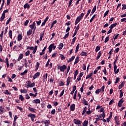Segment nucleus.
I'll use <instances>...</instances> for the list:
<instances>
[{
	"label": "nucleus",
	"instance_id": "obj_1",
	"mask_svg": "<svg viewBox=\"0 0 126 126\" xmlns=\"http://www.w3.org/2000/svg\"><path fill=\"white\" fill-rule=\"evenodd\" d=\"M73 122L75 125H77L78 126H79L82 124V121L76 119H73Z\"/></svg>",
	"mask_w": 126,
	"mask_h": 126
},
{
	"label": "nucleus",
	"instance_id": "obj_2",
	"mask_svg": "<svg viewBox=\"0 0 126 126\" xmlns=\"http://www.w3.org/2000/svg\"><path fill=\"white\" fill-rule=\"evenodd\" d=\"M29 27L31 28L30 30L32 31L36 30V23H35V22H33L32 25H30Z\"/></svg>",
	"mask_w": 126,
	"mask_h": 126
},
{
	"label": "nucleus",
	"instance_id": "obj_3",
	"mask_svg": "<svg viewBox=\"0 0 126 126\" xmlns=\"http://www.w3.org/2000/svg\"><path fill=\"white\" fill-rule=\"evenodd\" d=\"M47 78H48V73H45L42 76V80L43 83L47 82Z\"/></svg>",
	"mask_w": 126,
	"mask_h": 126
},
{
	"label": "nucleus",
	"instance_id": "obj_4",
	"mask_svg": "<svg viewBox=\"0 0 126 126\" xmlns=\"http://www.w3.org/2000/svg\"><path fill=\"white\" fill-rule=\"evenodd\" d=\"M28 117L31 118L32 122H34V119L36 118V115L35 114H33L32 113H30L28 115Z\"/></svg>",
	"mask_w": 126,
	"mask_h": 126
},
{
	"label": "nucleus",
	"instance_id": "obj_5",
	"mask_svg": "<svg viewBox=\"0 0 126 126\" xmlns=\"http://www.w3.org/2000/svg\"><path fill=\"white\" fill-rule=\"evenodd\" d=\"M84 16V13H82L81 14V15L80 16H79L77 18H76V20H77L78 21H79V22H80V20H81V19L82 18H83V17Z\"/></svg>",
	"mask_w": 126,
	"mask_h": 126
},
{
	"label": "nucleus",
	"instance_id": "obj_6",
	"mask_svg": "<svg viewBox=\"0 0 126 126\" xmlns=\"http://www.w3.org/2000/svg\"><path fill=\"white\" fill-rule=\"evenodd\" d=\"M66 65H63L62 66H61L60 67V71H62V72H64V70L66 69Z\"/></svg>",
	"mask_w": 126,
	"mask_h": 126
},
{
	"label": "nucleus",
	"instance_id": "obj_7",
	"mask_svg": "<svg viewBox=\"0 0 126 126\" xmlns=\"http://www.w3.org/2000/svg\"><path fill=\"white\" fill-rule=\"evenodd\" d=\"M125 102V100H124V98H121L118 103V107H122V104H123V102Z\"/></svg>",
	"mask_w": 126,
	"mask_h": 126
},
{
	"label": "nucleus",
	"instance_id": "obj_8",
	"mask_svg": "<svg viewBox=\"0 0 126 126\" xmlns=\"http://www.w3.org/2000/svg\"><path fill=\"white\" fill-rule=\"evenodd\" d=\"M53 47H54V43L51 44L48 47L49 53H52L53 51Z\"/></svg>",
	"mask_w": 126,
	"mask_h": 126
},
{
	"label": "nucleus",
	"instance_id": "obj_9",
	"mask_svg": "<svg viewBox=\"0 0 126 126\" xmlns=\"http://www.w3.org/2000/svg\"><path fill=\"white\" fill-rule=\"evenodd\" d=\"M32 103L35 104H40V103H41V100H40L39 99H34L32 101Z\"/></svg>",
	"mask_w": 126,
	"mask_h": 126
},
{
	"label": "nucleus",
	"instance_id": "obj_10",
	"mask_svg": "<svg viewBox=\"0 0 126 126\" xmlns=\"http://www.w3.org/2000/svg\"><path fill=\"white\" fill-rule=\"evenodd\" d=\"M70 110L72 111H74V110H75V104H73L71 105V106L70 107Z\"/></svg>",
	"mask_w": 126,
	"mask_h": 126
},
{
	"label": "nucleus",
	"instance_id": "obj_11",
	"mask_svg": "<svg viewBox=\"0 0 126 126\" xmlns=\"http://www.w3.org/2000/svg\"><path fill=\"white\" fill-rule=\"evenodd\" d=\"M40 76V72H37L33 76V79H36L38 76Z\"/></svg>",
	"mask_w": 126,
	"mask_h": 126
},
{
	"label": "nucleus",
	"instance_id": "obj_12",
	"mask_svg": "<svg viewBox=\"0 0 126 126\" xmlns=\"http://www.w3.org/2000/svg\"><path fill=\"white\" fill-rule=\"evenodd\" d=\"M29 110L32 113H36V109L30 107H29Z\"/></svg>",
	"mask_w": 126,
	"mask_h": 126
},
{
	"label": "nucleus",
	"instance_id": "obj_13",
	"mask_svg": "<svg viewBox=\"0 0 126 126\" xmlns=\"http://www.w3.org/2000/svg\"><path fill=\"white\" fill-rule=\"evenodd\" d=\"M70 79H71V78L70 77H68L67 78V81H66V86H68L69 85V83H70Z\"/></svg>",
	"mask_w": 126,
	"mask_h": 126
},
{
	"label": "nucleus",
	"instance_id": "obj_14",
	"mask_svg": "<svg viewBox=\"0 0 126 126\" xmlns=\"http://www.w3.org/2000/svg\"><path fill=\"white\" fill-rule=\"evenodd\" d=\"M88 110L87 111V112H86V114H87V115H90V114H91V113H92V111L90 110V105H89L88 106Z\"/></svg>",
	"mask_w": 126,
	"mask_h": 126
},
{
	"label": "nucleus",
	"instance_id": "obj_15",
	"mask_svg": "<svg viewBox=\"0 0 126 126\" xmlns=\"http://www.w3.org/2000/svg\"><path fill=\"white\" fill-rule=\"evenodd\" d=\"M23 59V54H20L19 56L18 59H17L18 62H19L20 60Z\"/></svg>",
	"mask_w": 126,
	"mask_h": 126
},
{
	"label": "nucleus",
	"instance_id": "obj_16",
	"mask_svg": "<svg viewBox=\"0 0 126 126\" xmlns=\"http://www.w3.org/2000/svg\"><path fill=\"white\" fill-rule=\"evenodd\" d=\"M117 25H118V24L117 23H115L114 24H112L109 28L110 29H111L112 30H113V28H114V27H116L117 26Z\"/></svg>",
	"mask_w": 126,
	"mask_h": 126
},
{
	"label": "nucleus",
	"instance_id": "obj_17",
	"mask_svg": "<svg viewBox=\"0 0 126 126\" xmlns=\"http://www.w3.org/2000/svg\"><path fill=\"white\" fill-rule=\"evenodd\" d=\"M125 86V82H123L119 86V89H122Z\"/></svg>",
	"mask_w": 126,
	"mask_h": 126
},
{
	"label": "nucleus",
	"instance_id": "obj_18",
	"mask_svg": "<svg viewBox=\"0 0 126 126\" xmlns=\"http://www.w3.org/2000/svg\"><path fill=\"white\" fill-rule=\"evenodd\" d=\"M115 121L117 126H120V121H119V119L117 118V117H115Z\"/></svg>",
	"mask_w": 126,
	"mask_h": 126
},
{
	"label": "nucleus",
	"instance_id": "obj_19",
	"mask_svg": "<svg viewBox=\"0 0 126 126\" xmlns=\"http://www.w3.org/2000/svg\"><path fill=\"white\" fill-rule=\"evenodd\" d=\"M32 30H29L27 32V35L29 37L31 34H32Z\"/></svg>",
	"mask_w": 126,
	"mask_h": 126
},
{
	"label": "nucleus",
	"instance_id": "obj_20",
	"mask_svg": "<svg viewBox=\"0 0 126 126\" xmlns=\"http://www.w3.org/2000/svg\"><path fill=\"white\" fill-rule=\"evenodd\" d=\"M24 8H25V9H26V8L29 9L30 8V5L28 4V3H26L24 5Z\"/></svg>",
	"mask_w": 126,
	"mask_h": 126
},
{
	"label": "nucleus",
	"instance_id": "obj_21",
	"mask_svg": "<svg viewBox=\"0 0 126 126\" xmlns=\"http://www.w3.org/2000/svg\"><path fill=\"white\" fill-rule=\"evenodd\" d=\"M90 12H91V9H90L88 10L87 13L86 14V17H85V19H86L87 18V17H88V15H89V14H90Z\"/></svg>",
	"mask_w": 126,
	"mask_h": 126
},
{
	"label": "nucleus",
	"instance_id": "obj_22",
	"mask_svg": "<svg viewBox=\"0 0 126 126\" xmlns=\"http://www.w3.org/2000/svg\"><path fill=\"white\" fill-rule=\"evenodd\" d=\"M44 35H45V32H43V33H42L40 35V38H39L40 41H42L43 40V38L44 37Z\"/></svg>",
	"mask_w": 126,
	"mask_h": 126
},
{
	"label": "nucleus",
	"instance_id": "obj_23",
	"mask_svg": "<svg viewBox=\"0 0 126 126\" xmlns=\"http://www.w3.org/2000/svg\"><path fill=\"white\" fill-rule=\"evenodd\" d=\"M22 40V35L19 34L18 36V41H21Z\"/></svg>",
	"mask_w": 126,
	"mask_h": 126
},
{
	"label": "nucleus",
	"instance_id": "obj_24",
	"mask_svg": "<svg viewBox=\"0 0 126 126\" xmlns=\"http://www.w3.org/2000/svg\"><path fill=\"white\" fill-rule=\"evenodd\" d=\"M3 109H4V107H3V106H0V114H3Z\"/></svg>",
	"mask_w": 126,
	"mask_h": 126
},
{
	"label": "nucleus",
	"instance_id": "obj_25",
	"mask_svg": "<svg viewBox=\"0 0 126 126\" xmlns=\"http://www.w3.org/2000/svg\"><path fill=\"white\" fill-rule=\"evenodd\" d=\"M74 59H75V56H72L69 60L67 61V63H70V62H72Z\"/></svg>",
	"mask_w": 126,
	"mask_h": 126
},
{
	"label": "nucleus",
	"instance_id": "obj_26",
	"mask_svg": "<svg viewBox=\"0 0 126 126\" xmlns=\"http://www.w3.org/2000/svg\"><path fill=\"white\" fill-rule=\"evenodd\" d=\"M120 98H122L123 97V96H124V92H123V90H121L120 91Z\"/></svg>",
	"mask_w": 126,
	"mask_h": 126
},
{
	"label": "nucleus",
	"instance_id": "obj_27",
	"mask_svg": "<svg viewBox=\"0 0 126 126\" xmlns=\"http://www.w3.org/2000/svg\"><path fill=\"white\" fill-rule=\"evenodd\" d=\"M63 47V43H60L59 44V46L58 47L59 50H62Z\"/></svg>",
	"mask_w": 126,
	"mask_h": 126
},
{
	"label": "nucleus",
	"instance_id": "obj_28",
	"mask_svg": "<svg viewBox=\"0 0 126 126\" xmlns=\"http://www.w3.org/2000/svg\"><path fill=\"white\" fill-rule=\"evenodd\" d=\"M9 36L11 39H12V31L11 30L9 31Z\"/></svg>",
	"mask_w": 126,
	"mask_h": 126
},
{
	"label": "nucleus",
	"instance_id": "obj_29",
	"mask_svg": "<svg viewBox=\"0 0 126 126\" xmlns=\"http://www.w3.org/2000/svg\"><path fill=\"white\" fill-rule=\"evenodd\" d=\"M27 72H28V70L26 69L23 72H22L20 74V75H25V74H26V73H27Z\"/></svg>",
	"mask_w": 126,
	"mask_h": 126
},
{
	"label": "nucleus",
	"instance_id": "obj_30",
	"mask_svg": "<svg viewBox=\"0 0 126 126\" xmlns=\"http://www.w3.org/2000/svg\"><path fill=\"white\" fill-rule=\"evenodd\" d=\"M93 76V73H90V74L87 75L86 77V79H88V78H90V77H91V76Z\"/></svg>",
	"mask_w": 126,
	"mask_h": 126
},
{
	"label": "nucleus",
	"instance_id": "obj_31",
	"mask_svg": "<svg viewBox=\"0 0 126 126\" xmlns=\"http://www.w3.org/2000/svg\"><path fill=\"white\" fill-rule=\"evenodd\" d=\"M96 15H97L94 14V15H93L92 18L90 20V23H91V22H92V21H93V20H94V19L95 18V17H96Z\"/></svg>",
	"mask_w": 126,
	"mask_h": 126
},
{
	"label": "nucleus",
	"instance_id": "obj_32",
	"mask_svg": "<svg viewBox=\"0 0 126 126\" xmlns=\"http://www.w3.org/2000/svg\"><path fill=\"white\" fill-rule=\"evenodd\" d=\"M83 126H88V121H85L83 123Z\"/></svg>",
	"mask_w": 126,
	"mask_h": 126
},
{
	"label": "nucleus",
	"instance_id": "obj_33",
	"mask_svg": "<svg viewBox=\"0 0 126 126\" xmlns=\"http://www.w3.org/2000/svg\"><path fill=\"white\" fill-rule=\"evenodd\" d=\"M44 123L45 124V126H49V124H50V121L46 120L45 122H44Z\"/></svg>",
	"mask_w": 126,
	"mask_h": 126
},
{
	"label": "nucleus",
	"instance_id": "obj_34",
	"mask_svg": "<svg viewBox=\"0 0 126 126\" xmlns=\"http://www.w3.org/2000/svg\"><path fill=\"white\" fill-rule=\"evenodd\" d=\"M38 48V46H35L34 47V49H33V51H32V54H35L36 53V52H37V49Z\"/></svg>",
	"mask_w": 126,
	"mask_h": 126
},
{
	"label": "nucleus",
	"instance_id": "obj_35",
	"mask_svg": "<svg viewBox=\"0 0 126 126\" xmlns=\"http://www.w3.org/2000/svg\"><path fill=\"white\" fill-rule=\"evenodd\" d=\"M4 18H5V15L2 14V16L0 17V21H2L3 20V19H4Z\"/></svg>",
	"mask_w": 126,
	"mask_h": 126
},
{
	"label": "nucleus",
	"instance_id": "obj_36",
	"mask_svg": "<svg viewBox=\"0 0 126 126\" xmlns=\"http://www.w3.org/2000/svg\"><path fill=\"white\" fill-rule=\"evenodd\" d=\"M78 62H79V58H78V57H77L75 60L74 64L78 63Z\"/></svg>",
	"mask_w": 126,
	"mask_h": 126
},
{
	"label": "nucleus",
	"instance_id": "obj_37",
	"mask_svg": "<svg viewBox=\"0 0 126 126\" xmlns=\"http://www.w3.org/2000/svg\"><path fill=\"white\" fill-rule=\"evenodd\" d=\"M96 8H97V6L96 5L94 6L91 12L94 13L96 11Z\"/></svg>",
	"mask_w": 126,
	"mask_h": 126
},
{
	"label": "nucleus",
	"instance_id": "obj_38",
	"mask_svg": "<svg viewBox=\"0 0 126 126\" xmlns=\"http://www.w3.org/2000/svg\"><path fill=\"white\" fill-rule=\"evenodd\" d=\"M81 56H82V57L83 56H87V53L83 51L81 53Z\"/></svg>",
	"mask_w": 126,
	"mask_h": 126
},
{
	"label": "nucleus",
	"instance_id": "obj_39",
	"mask_svg": "<svg viewBox=\"0 0 126 126\" xmlns=\"http://www.w3.org/2000/svg\"><path fill=\"white\" fill-rule=\"evenodd\" d=\"M19 99L21 100V101H24V97H23V96L22 95H19Z\"/></svg>",
	"mask_w": 126,
	"mask_h": 126
},
{
	"label": "nucleus",
	"instance_id": "obj_40",
	"mask_svg": "<svg viewBox=\"0 0 126 126\" xmlns=\"http://www.w3.org/2000/svg\"><path fill=\"white\" fill-rule=\"evenodd\" d=\"M76 94H77V91H76L74 94L73 99L76 100Z\"/></svg>",
	"mask_w": 126,
	"mask_h": 126
},
{
	"label": "nucleus",
	"instance_id": "obj_41",
	"mask_svg": "<svg viewBox=\"0 0 126 126\" xmlns=\"http://www.w3.org/2000/svg\"><path fill=\"white\" fill-rule=\"evenodd\" d=\"M78 50H79V44H78V45L76 46L75 53H77V52H78Z\"/></svg>",
	"mask_w": 126,
	"mask_h": 126
},
{
	"label": "nucleus",
	"instance_id": "obj_42",
	"mask_svg": "<svg viewBox=\"0 0 126 126\" xmlns=\"http://www.w3.org/2000/svg\"><path fill=\"white\" fill-rule=\"evenodd\" d=\"M98 51H100V46H96V48L95 49V51L96 53H97V52H98Z\"/></svg>",
	"mask_w": 126,
	"mask_h": 126
},
{
	"label": "nucleus",
	"instance_id": "obj_43",
	"mask_svg": "<svg viewBox=\"0 0 126 126\" xmlns=\"http://www.w3.org/2000/svg\"><path fill=\"white\" fill-rule=\"evenodd\" d=\"M109 11H110V10H108L104 13V16H103V17H106L107 15L109 14Z\"/></svg>",
	"mask_w": 126,
	"mask_h": 126
},
{
	"label": "nucleus",
	"instance_id": "obj_44",
	"mask_svg": "<svg viewBox=\"0 0 126 126\" xmlns=\"http://www.w3.org/2000/svg\"><path fill=\"white\" fill-rule=\"evenodd\" d=\"M68 36H69V32H68L66 34H65V35L63 37V39H66V38H67L68 37Z\"/></svg>",
	"mask_w": 126,
	"mask_h": 126
},
{
	"label": "nucleus",
	"instance_id": "obj_45",
	"mask_svg": "<svg viewBox=\"0 0 126 126\" xmlns=\"http://www.w3.org/2000/svg\"><path fill=\"white\" fill-rule=\"evenodd\" d=\"M100 90V92H104V90H105V86H103L101 89H99Z\"/></svg>",
	"mask_w": 126,
	"mask_h": 126
},
{
	"label": "nucleus",
	"instance_id": "obj_46",
	"mask_svg": "<svg viewBox=\"0 0 126 126\" xmlns=\"http://www.w3.org/2000/svg\"><path fill=\"white\" fill-rule=\"evenodd\" d=\"M76 40V37H74L73 39H72V42L71 43V45H72V44H74V43H75V41Z\"/></svg>",
	"mask_w": 126,
	"mask_h": 126
},
{
	"label": "nucleus",
	"instance_id": "obj_47",
	"mask_svg": "<svg viewBox=\"0 0 126 126\" xmlns=\"http://www.w3.org/2000/svg\"><path fill=\"white\" fill-rule=\"evenodd\" d=\"M36 24L38 26H39V25H40L41 24V23H42V21L41 20H39L38 21H36Z\"/></svg>",
	"mask_w": 126,
	"mask_h": 126
},
{
	"label": "nucleus",
	"instance_id": "obj_48",
	"mask_svg": "<svg viewBox=\"0 0 126 126\" xmlns=\"http://www.w3.org/2000/svg\"><path fill=\"white\" fill-rule=\"evenodd\" d=\"M122 6H123L122 9V10L126 9V4H123Z\"/></svg>",
	"mask_w": 126,
	"mask_h": 126
},
{
	"label": "nucleus",
	"instance_id": "obj_49",
	"mask_svg": "<svg viewBox=\"0 0 126 126\" xmlns=\"http://www.w3.org/2000/svg\"><path fill=\"white\" fill-rule=\"evenodd\" d=\"M21 93H27V90H26V89L21 90Z\"/></svg>",
	"mask_w": 126,
	"mask_h": 126
},
{
	"label": "nucleus",
	"instance_id": "obj_50",
	"mask_svg": "<svg viewBox=\"0 0 126 126\" xmlns=\"http://www.w3.org/2000/svg\"><path fill=\"white\" fill-rule=\"evenodd\" d=\"M83 101L84 102V104H85V105H86V106L88 105V102L87 101H86V100L83 99Z\"/></svg>",
	"mask_w": 126,
	"mask_h": 126
},
{
	"label": "nucleus",
	"instance_id": "obj_51",
	"mask_svg": "<svg viewBox=\"0 0 126 126\" xmlns=\"http://www.w3.org/2000/svg\"><path fill=\"white\" fill-rule=\"evenodd\" d=\"M11 18H9L6 23V25H8V24L10 22Z\"/></svg>",
	"mask_w": 126,
	"mask_h": 126
},
{
	"label": "nucleus",
	"instance_id": "obj_52",
	"mask_svg": "<svg viewBox=\"0 0 126 126\" xmlns=\"http://www.w3.org/2000/svg\"><path fill=\"white\" fill-rule=\"evenodd\" d=\"M120 81V78L118 77L116 78V82H115V84H116V83H118Z\"/></svg>",
	"mask_w": 126,
	"mask_h": 126
},
{
	"label": "nucleus",
	"instance_id": "obj_53",
	"mask_svg": "<svg viewBox=\"0 0 126 126\" xmlns=\"http://www.w3.org/2000/svg\"><path fill=\"white\" fill-rule=\"evenodd\" d=\"M30 85V88H32V87H34V86H35V83H32L31 84H29Z\"/></svg>",
	"mask_w": 126,
	"mask_h": 126
},
{
	"label": "nucleus",
	"instance_id": "obj_54",
	"mask_svg": "<svg viewBox=\"0 0 126 126\" xmlns=\"http://www.w3.org/2000/svg\"><path fill=\"white\" fill-rule=\"evenodd\" d=\"M100 92H101V90H100V89H98L95 91L96 94H99V93H100Z\"/></svg>",
	"mask_w": 126,
	"mask_h": 126
},
{
	"label": "nucleus",
	"instance_id": "obj_55",
	"mask_svg": "<svg viewBox=\"0 0 126 126\" xmlns=\"http://www.w3.org/2000/svg\"><path fill=\"white\" fill-rule=\"evenodd\" d=\"M60 83V86H63V85H64V84L63 83V82L60 81L59 82Z\"/></svg>",
	"mask_w": 126,
	"mask_h": 126
},
{
	"label": "nucleus",
	"instance_id": "obj_56",
	"mask_svg": "<svg viewBox=\"0 0 126 126\" xmlns=\"http://www.w3.org/2000/svg\"><path fill=\"white\" fill-rule=\"evenodd\" d=\"M29 23V20H27L24 24L25 26H27V25H28Z\"/></svg>",
	"mask_w": 126,
	"mask_h": 126
},
{
	"label": "nucleus",
	"instance_id": "obj_57",
	"mask_svg": "<svg viewBox=\"0 0 126 126\" xmlns=\"http://www.w3.org/2000/svg\"><path fill=\"white\" fill-rule=\"evenodd\" d=\"M64 94V90H63L62 91L61 94L60 95H59V97H62V96H63Z\"/></svg>",
	"mask_w": 126,
	"mask_h": 126
},
{
	"label": "nucleus",
	"instance_id": "obj_58",
	"mask_svg": "<svg viewBox=\"0 0 126 126\" xmlns=\"http://www.w3.org/2000/svg\"><path fill=\"white\" fill-rule=\"evenodd\" d=\"M52 115H55L56 114V109H53L51 111Z\"/></svg>",
	"mask_w": 126,
	"mask_h": 126
},
{
	"label": "nucleus",
	"instance_id": "obj_59",
	"mask_svg": "<svg viewBox=\"0 0 126 126\" xmlns=\"http://www.w3.org/2000/svg\"><path fill=\"white\" fill-rule=\"evenodd\" d=\"M109 36L106 37L105 39V40H104V43H107V42H108V41H109Z\"/></svg>",
	"mask_w": 126,
	"mask_h": 126
},
{
	"label": "nucleus",
	"instance_id": "obj_60",
	"mask_svg": "<svg viewBox=\"0 0 126 126\" xmlns=\"http://www.w3.org/2000/svg\"><path fill=\"white\" fill-rule=\"evenodd\" d=\"M78 74V70H76L75 72H74V76H77V75Z\"/></svg>",
	"mask_w": 126,
	"mask_h": 126
},
{
	"label": "nucleus",
	"instance_id": "obj_61",
	"mask_svg": "<svg viewBox=\"0 0 126 126\" xmlns=\"http://www.w3.org/2000/svg\"><path fill=\"white\" fill-rule=\"evenodd\" d=\"M29 55H30V51L29 50H28L26 52H25V56H27Z\"/></svg>",
	"mask_w": 126,
	"mask_h": 126
},
{
	"label": "nucleus",
	"instance_id": "obj_62",
	"mask_svg": "<svg viewBox=\"0 0 126 126\" xmlns=\"http://www.w3.org/2000/svg\"><path fill=\"white\" fill-rule=\"evenodd\" d=\"M4 94H6V95H9L10 93L8 92V90H5L4 92Z\"/></svg>",
	"mask_w": 126,
	"mask_h": 126
},
{
	"label": "nucleus",
	"instance_id": "obj_63",
	"mask_svg": "<svg viewBox=\"0 0 126 126\" xmlns=\"http://www.w3.org/2000/svg\"><path fill=\"white\" fill-rule=\"evenodd\" d=\"M120 71V69L118 68L117 70H115V71H114L115 74H118V73H119V72Z\"/></svg>",
	"mask_w": 126,
	"mask_h": 126
},
{
	"label": "nucleus",
	"instance_id": "obj_64",
	"mask_svg": "<svg viewBox=\"0 0 126 126\" xmlns=\"http://www.w3.org/2000/svg\"><path fill=\"white\" fill-rule=\"evenodd\" d=\"M113 103H114V99H111L109 103V106L112 105V104H113Z\"/></svg>",
	"mask_w": 126,
	"mask_h": 126
}]
</instances>
